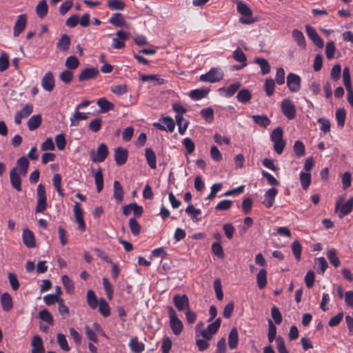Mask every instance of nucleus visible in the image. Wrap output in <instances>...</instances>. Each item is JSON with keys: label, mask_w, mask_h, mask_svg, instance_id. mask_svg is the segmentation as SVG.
Listing matches in <instances>:
<instances>
[{"label": "nucleus", "mask_w": 353, "mask_h": 353, "mask_svg": "<svg viewBox=\"0 0 353 353\" xmlns=\"http://www.w3.org/2000/svg\"><path fill=\"white\" fill-rule=\"evenodd\" d=\"M168 316L170 327L173 334L176 336L180 335L183 330V324L178 318L176 311L171 306L168 307Z\"/></svg>", "instance_id": "nucleus-1"}, {"label": "nucleus", "mask_w": 353, "mask_h": 353, "mask_svg": "<svg viewBox=\"0 0 353 353\" xmlns=\"http://www.w3.org/2000/svg\"><path fill=\"white\" fill-rule=\"evenodd\" d=\"M224 73L219 68H212L207 73L201 74L199 80L203 82L216 83L223 79Z\"/></svg>", "instance_id": "nucleus-2"}, {"label": "nucleus", "mask_w": 353, "mask_h": 353, "mask_svg": "<svg viewBox=\"0 0 353 353\" xmlns=\"http://www.w3.org/2000/svg\"><path fill=\"white\" fill-rule=\"evenodd\" d=\"M37 202L35 208V212H43L47 208V197L45 190V187L42 184L37 186Z\"/></svg>", "instance_id": "nucleus-3"}, {"label": "nucleus", "mask_w": 353, "mask_h": 353, "mask_svg": "<svg viewBox=\"0 0 353 353\" xmlns=\"http://www.w3.org/2000/svg\"><path fill=\"white\" fill-rule=\"evenodd\" d=\"M353 208V197L350 198L346 203H343V199L340 198L336 203V211H339L340 218L350 213Z\"/></svg>", "instance_id": "nucleus-4"}, {"label": "nucleus", "mask_w": 353, "mask_h": 353, "mask_svg": "<svg viewBox=\"0 0 353 353\" xmlns=\"http://www.w3.org/2000/svg\"><path fill=\"white\" fill-rule=\"evenodd\" d=\"M173 303L180 312L186 311L190 308L189 299L186 294H175L173 297Z\"/></svg>", "instance_id": "nucleus-5"}, {"label": "nucleus", "mask_w": 353, "mask_h": 353, "mask_svg": "<svg viewBox=\"0 0 353 353\" xmlns=\"http://www.w3.org/2000/svg\"><path fill=\"white\" fill-rule=\"evenodd\" d=\"M301 77L294 74L290 73L287 76V85L289 90L292 92H297L301 89Z\"/></svg>", "instance_id": "nucleus-6"}, {"label": "nucleus", "mask_w": 353, "mask_h": 353, "mask_svg": "<svg viewBox=\"0 0 353 353\" xmlns=\"http://www.w3.org/2000/svg\"><path fill=\"white\" fill-rule=\"evenodd\" d=\"M108 149L105 143H101L97 150L95 154L94 151L91 152L92 160L93 162H103L108 155Z\"/></svg>", "instance_id": "nucleus-7"}, {"label": "nucleus", "mask_w": 353, "mask_h": 353, "mask_svg": "<svg viewBox=\"0 0 353 353\" xmlns=\"http://www.w3.org/2000/svg\"><path fill=\"white\" fill-rule=\"evenodd\" d=\"M116 38L112 39V47L114 49H121L125 47V41L128 40L130 37V33L123 31L118 30L116 32Z\"/></svg>", "instance_id": "nucleus-8"}, {"label": "nucleus", "mask_w": 353, "mask_h": 353, "mask_svg": "<svg viewBox=\"0 0 353 353\" xmlns=\"http://www.w3.org/2000/svg\"><path fill=\"white\" fill-rule=\"evenodd\" d=\"M281 110L283 114L289 119L295 117L296 109L290 99H285L281 103Z\"/></svg>", "instance_id": "nucleus-9"}, {"label": "nucleus", "mask_w": 353, "mask_h": 353, "mask_svg": "<svg viewBox=\"0 0 353 353\" xmlns=\"http://www.w3.org/2000/svg\"><path fill=\"white\" fill-rule=\"evenodd\" d=\"M305 31L307 37L312 41V42L319 48L323 47V41L318 34L316 30L310 25L305 26Z\"/></svg>", "instance_id": "nucleus-10"}, {"label": "nucleus", "mask_w": 353, "mask_h": 353, "mask_svg": "<svg viewBox=\"0 0 353 353\" xmlns=\"http://www.w3.org/2000/svg\"><path fill=\"white\" fill-rule=\"evenodd\" d=\"M20 173L18 172L17 168H13L10 172V179L12 187L17 192H21V179Z\"/></svg>", "instance_id": "nucleus-11"}, {"label": "nucleus", "mask_w": 353, "mask_h": 353, "mask_svg": "<svg viewBox=\"0 0 353 353\" xmlns=\"http://www.w3.org/2000/svg\"><path fill=\"white\" fill-rule=\"evenodd\" d=\"M41 86L47 92H52L55 86V81L53 74L48 72L41 79Z\"/></svg>", "instance_id": "nucleus-12"}, {"label": "nucleus", "mask_w": 353, "mask_h": 353, "mask_svg": "<svg viewBox=\"0 0 353 353\" xmlns=\"http://www.w3.org/2000/svg\"><path fill=\"white\" fill-rule=\"evenodd\" d=\"M161 121L163 125L159 123H154L153 125L160 130H167L170 132H173L175 128L174 120L170 117H163Z\"/></svg>", "instance_id": "nucleus-13"}, {"label": "nucleus", "mask_w": 353, "mask_h": 353, "mask_svg": "<svg viewBox=\"0 0 353 353\" xmlns=\"http://www.w3.org/2000/svg\"><path fill=\"white\" fill-rule=\"evenodd\" d=\"M27 24V17L26 14H22L18 16L17 19L14 23L13 35L19 37L20 34L24 30Z\"/></svg>", "instance_id": "nucleus-14"}, {"label": "nucleus", "mask_w": 353, "mask_h": 353, "mask_svg": "<svg viewBox=\"0 0 353 353\" xmlns=\"http://www.w3.org/2000/svg\"><path fill=\"white\" fill-rule=\"evenodd\" d=\"M33 111L32 104H26L20 111L16 112L14 115V123L17 125L21 124L23 118L28 117Z\"/></svg>", "instance_id": "nucleus-15"}, {"label": "nucleus", "mask_w": 353, "mask_h": 353, "mask_svg": "<svg viewBox=\"0 0 353 353\" xmlns=\"http://www.w3.org/2000/svg\"><path fill=\"white\" fill-rule=\"evenodd\" d=\"M74 214L76 222L78 223L79 228L81 231H84L85 230V224L83 220V213L81 208V205L78 202L74 203Z\"/></svg>", "instance_id": "nucleus-16"}, {"label": "nucleus", "mask_w": 353, "mask_h": 353, "mask_svg": "<svg viewBox=\"0 0 353 353\" xmlns=\"http://www.w3.org/2000/svg\"><path fill=\"white\" fill-rule=\"evenodd\" d=\"M278 194V190L276 188L268 189L264 194V200L263 204L268 208H271L275 200V197Z\"/></svg>", "instance_id": "nucleus-17"}, {"label": "nucleus", "mask_w": 353, "mask_h": 353, "mask_svg": "<svg viewBox=\"0 0 353 353\" xmlns=\"http://www.w3.org/2000/svg\"><path fill=\"white\" fill-rule=\"evenodd\" d=\"M128 156V150L119 147L114 150V160L117 165H123L127 161Z\"/></svg>", "instance_id": "nucleus-18"}, {"label": "nucleus", "mask_w": 353, "mask_h": 353, "mask_svg": "<svg viewBox=\"0 0 353 353\" xmlns=\"http://www.w3.org/2000/svg\"><path fill=\"white\" fill-rule=\"evenodd\" d=\"M99 74V70L96 68H88L83 70L79 75V81H83L93 79Z\"/></svg>", "instance_id": "nucleus-19"}, {"label": "nucleus", "mask_w": 353, "mask_h": 353, "mask_svg": "<svg viewBox=\"0 0 353 353\" xmlns=\"http://www.w3.org/2000/svg\"><path fill=\"white\" fill-rule=\"evenodd\" d=\"M22 239L26 247L30 248L35 247V237L34 233L30 230L26 228L23 230Z\"/></svg>", "instance_id": "nucleus-20"}, {"label": "nucleus", "mask_w": 353, "mask_h": 353, "mask_svg": "<svg viewBox=\"0 0 353 353\" xmlns=\"http://www.w3.org/2000/svg\"><path fill=\"white\" fill-rule=\"evenodd\" d=\"M131 212H133L135 216H140L143 214V209L142 206L138 205L136 203L123 206V213L124 215L128 216Z\"/></svg>", "instance_id": "nucleus-21"}, {"label": "nucleus", "mask_w": 353, "mask_h": 353, "mask_svg": "<svg viewBox=\"0 0 353 353\" xmlns=\"http://www.w3.org/2000/svg\"><path fill=\"white\" fill-rule=\"evenodd\" d=\"M32 353H45V349L43 345V341L41 338L38 336H34L32 342Z\"/></svg>", "instance_id": "nucleus-22"}, {"label": "nucleus", "mask_w": 353, "mask_h": 353, "mask_svg": "<svg viewBox=\"0 0 353 353\" xmlns=\"http://www.w3.org/2000/svg\"><path fill=\"white\" fill-rule=\"evenodd\" d=\"M97 103L99 107V112L100 113H105L114 108V105L105 97L99 99Z\"/></svg>", "instance_id": "nucleus-23"}, {"label": "nucleus", "mask_w": 353, "mask_h": 353, "mask_svg": "<svg viewBox=\"0 0 353 353\" xmlns=\"http://www.w3.org/2000/svg\"><path fill=\"white\" fill-rule=\"evenodd\" d=\"M70 38L66 34H63L61 36L60 39L57 43V48L60 51L65 52L69 50L70 46Z\"/></svg>", "instance_id": "nucleus-24"}, {"label": "nucleus", "mask_w": 353, "mask_h": 353, "mask_svg": "<svg viewBox=\"0 0 353 353\" xmlns=\"http://www.w3.org/2000/svg\"><path fill=\"white\" fill-rule=\"evenodd\" d=\"M145 156L150 168L151 169H156V154L153 150L150 148H147L145 151Z\"/></svg>", "instance_id": "nucleus-25"}, {"label": "nucleus", "mask_w": 353, "mask_h": 353, "mask_svg": "<svg viewBox=\"0 0 353 353\" xmlns=\"http://www.w3.org/2000/svg\"><path fill=\"white\" fill-rule=\"evenodd\" d=\"M18 172L23 176H26L28 172L29 161L25 157H20L17 161Z\"/></svg>", "instance_id": "nucleus-26"}, {"label": "nucleus", "mask_w": 353, "mask_h": 353, "mask_svg": "<svg viewBox=\"0 0 353 353\" xmlns=\"http://www.w3.org/2000/svg\"><path fill=\"white\" fill-rule=\"evenodd\" d=\"M239 342V334L236 327H233L228 336V345L231 350L237 347Z\"/></svg>", "instance_id": "nucleus-27"}, {"label": "nucleus", "mask_w": 353, "mask_h": 353, "mask_svg": "<svg viewBox=\"0 0 353 353\" xmlns=\"http://www.w3.org/2000/svg\"><path fill=\"white\" fill-rule=\"evenodd\" d=\"M41 115L35 114L32 116L28 121L27 125L28 129L31 131L37 129L41 124Z\"/></svg>", "instance_id": "nucleus-28"}, {"label": "nucleus", "mask_w": 353, "mask_h": 353, "mask_svg": "<svg viewBox=\"0 0 353 353\" xmlns=\"http://www.w3.org/2000/svg\"><path fill=\"white\" fill-rule=\"evenodd\" d=\"M256 283L259 288L263 290L267 285V271L263 268L259 270L256 275Z\"/></svg>", "instance_id": "nucleus-29"}, {"label": "nucleus", "mask_w": 353, "mask_h": 353, "mask_svg": "<svg viewBox=\"0 0 353 353\" xmlns=\"http://www.w3.org/2000/svg\"><path fill=\"white\" fill-rule=\"evenodd\" d=\"M292 35L299 46L302 48H305V39L301 31L297 29H294L292 32Z\"/></svg>", "instance_id": "nucleus-30"}, {"label": "nucleus", "mask_w": 353, "mask_h": 353, "mask_svg": "<svg viewBox=\"0 0 353 353\" xmlns=\"http://www.w3.org/2000/svg\"><path fill=\"white\" fill-rule=\"evenodd\" d=\"M88 119V116L87 114L80 112L79 110H76L73 116L70 119V126H78L79 121L86 120Z\"/></svg>", "instance_id": "nucleus-31"}, {"label": "nucleus", "mask_w": 353, "mask_h": 353, "mask_svg": "<svg viewBox=\"0 0 353 353\" xmlns=\"http://www.w3.org/2000/svg\"><path fill=\"white\" fill-rule=\"evenodd\" d=\"M232 57L234 60L241 63V67H245L247 65V57L240 48H236L234 51Z\"/></svg>", "instance_id": "nucleus-32"}, {"label": "nucleus", "mask_w": 353, "mask_h": 353, "mask_svg": "<svg viewBox=\"0 0 353 353\" xmlns=\"http://www.w3.org/2000/svg\"><path fill=\"white\" fill-rule=\"evenodd\" d=\"M114 191L113 196L114 198L118 201L121 202L123 199V188L118 181H114L113 185Z\"/></svg>", "instance_id": "nucleus-33"}, {"label": "nucleus", "mask_w": 353, "mask_h": 353, "mask_svg": "<svg viewBox=\"0 0 353 353\" xmlns=\"http://www.w3.org/2000/svg\"><path fill=\"white\" fill-rule=\"evenodd\" d=\"M2 308L5 311H9L12 308V300L8 292H4L1 298Z\"/></svg>", "instance_id": "nucleus-34"}, {"label": "nucleus", "mask_w": 353, "mask_h": 353, "mask_svg": "<svg viewBox=\"0 0 353 353\" xmlns=\"http://www.w3.org/2000/svg\"><path fill=\"white\" fill-rule=\"evenodd\" d=\"M48 7L46 0H41L36 6V12L39 17L43 18L48 14Z\"/></svg>", "instance_id": "nucleus-35"}, {"label": "nucleus", "mask_w": 353, "mask_h": 353, "mask_svg": "<svg viewBox=\"0 0 353 353\" xmlns=\"http://www.w3.org/2000/svg\"><path fill=\"white\" fill-rule=\"evenodd\" d=\"M210 92L209 89L201 88L193 90L190 93V97L194 100H199L205 97Z\"/></svg>", "instance_id": "nucleus-36"}, {"label": "nucleus", "mask_w": 353, "mask_h": 353, "mask_svg": "<svg viewBox=\"0 0 353 353\" xmlns=\"http://www.w3.org/2000/svg\"><path fill=\"white\" fill-rule=\"evenodd\" d=\"M252 119L256 124L263 128H266L270 123V119L265 115H252Z\"/></svg>", "instance_id": "nucleus-37"}, {"label": "nucleus", "mask_w": 353, "mask_h": 353, "mask_svg": "<svg viewBox=\"0 0 353 353\" xmlns=\"http://www.w3.org/2000/svg\"><path fill=\"white\" fill-rule=\"evenodd\" d=\"M254 63L260 66L262 74L265 75L270 73V65L266 59L263 58H256L254 59Z\"/></svg>", "instance_id": "nucleus-38"}, {"label": "nucleus", "mask_w": 353, "mask_h": 353, "mask_svg": "<svg viewBox=\"0 0 353 353\" xmlns=\"http://www.w3.org/2000/svg\"><path fill=\"white\" fill-rule=\"evenodd\" d=\"M109 22L116 27H122L125 23L122 14L118 12L112 14L109 19Z\"/></svg>", "instance_id": "nucleus-39"}, {"label": "nucleus", "mask_w": 353, "mask_h": 353, "mask_svg": "<svg viewBox=\"0 0 353 353\" xmlns=\"http://www.w3.org/2000/svg\"><path fill=\"white\" fill-rule=\"evenodd\" d=\"M240 86V83L236 82L235 83L230 85L227 88H221L219 89V91L225 92V97H230L234 94V93L239 89Z\"/></svg>", "instance_id": "nucleus-40"}, {"label": "nucleus", "mask_w": 353, "mask_h": 353, "mask_svg": "<svg viewBox=\"0 0 353 353\" xmlns=\"http://www.w3.org/2000/svg\"><path fill=\"white\" fill-rule=\"evenodd\" d=\"M175 119L179 127V133L181 134H183L186 131L189 122L188 121H185L183 116L180 114H176L175 116Z\"/></svg>", "instance_id": "nucleus-41"}, {"label": "nucleus", "mask_w": 353, "mask_h": 353, "mask_svg": "<svg viewBox=\"0 0 353 353\" xmlns=\"http://www.w3.org/2000/svg\"><path fill=\"white\" fill-rule=\"evenodd\" d=\"M132 350L135 353H141L145 349V345L142 342H139L137 337L132 339L129 343Z\"/></svg>", "instance_id": "nucleus-42"}, {"label": "nucleus", "mask_w": 353, "mask_h": 353, "mask_svg": "<svg viewBox=\"0 0 353 353\" xmlns=\"http://www.w3.org/2000/svg\"><path fill=\"white\" fill-rule=\"evenodd\" d=\"M252 97L250 92L248 89H242L239 91L236 95L237 100L243 103L248 102Z\"/></svg>", "instance_id": "nucleus-43"}, {"label": "nucleus", "mask_w": 353, "mask_h": 353, "mask_svg": "<svg viewBox=\"0 0 353 353\" xmlns=\"http://www.w3.org/2000/svg\"><path fill=\"white\" fill-rule=\"evenodd\" d=\"M107 6L112 10H123L125 7V3L121 0H108Z\"/></svg>", "instance_id": "nucleus-44"}, {"label": "nucleus", "mask_w": 353, "mask_h": 353, "mask_svg": "<svg viewBox=\"0 0 353 353\" xmlns=\"http://www.w3.org/2000/svg\"><path fill=\"white\" fill-rule=\"evenodd\" d=\"M99 312L104 316L108 317L110 314V309L108 303L104 299H101L99 301Z\"/></svg>", "instance_id": "nucleus-45"}, {"label": "nucleus", "mask_w": 353, "mask_h": 353, "mask_svg": "<svg viewBox=\"0 0 353 353\" xmlns=\"http://www.w3.org/2000/svg\"><path fill=\"white\" fill-rule=\"evenodd\" d=\"M61 281L66 292L70 294H72L74 291V287L73 282L70 280L69 276L68 275H63L61 278Z\"/></svg>", "instance_id": "nucleus-46"}, {"label": "nucleus", "mask_w": 353, "mask_h": 353, "mask_svg": "<svg viewBox=\"0 0 353 353\" xmlns=\"http://www.w3.org/2000/svg\"><path fill=\"white\" fill-rule=\"evenodd\" d=\"M327 256L330 262V263L334 267L337 268L340 265V259L336 256V250L334 249H331L327 250Z\"/></svg>", "instance_id": "nucleus-47"}, {"label": "nucleus", "mask_w": 353, "mask_h": 353, "mask_svg": "<svg viewBox=\"0 0 353 353\" xmlns=\"http://www.w3.org/2000/svg\"><path fill=\"white\" fill-rule=\"evenodd\" d=\"M236 9H237V11L243 16V15H252V12L251 10V9L248 7V6L247 4H245V3H243L241 1H237Z\"/></svg>", "instance_id": "nucleus-48"}, {"label": "nucleus", "mask_w": 353, "mask_h": 353, "mask_svg": "<svg viewBox=\"0 0 353 353\" xmlns=\"http://www.w3.org/2000/svg\"><path fill=\"white\" fill-rule=\"evenodd\" d=\"M94 181L98 192H100L103 187V176L102 170L99 168L94 174Z\"/></svg>", "instance_id": "nucleus-49"}, {"label": "nucleus", "mask_w": 353, "mask_h": 353, "mask_svg": "<svg viewBox=\"0 0 353 353\" xmlns=\"http://www.w3.org/2000/svg\"><path fill=\"white\" fill-rule=\"evenodd\" d=\"M79 64V61L75 56L68 57L65 61V67L70 70L77 68Z\"/></svg>", "instance_id": "nucleus-50"}, {"label": "nucleus", "mask_w": 353, "mask_h": 353, "mask_svg": "<svg viewBox=\"0 0 353 353\" xmlns=\"http://www.w3.org/2000/svg\"><path fill=\"white\" fill-rule=\"evenodd\" d=\"M87 302L89 305V306L92 309H95L97 307L98 301L97 299V296L95 295V293L92 290H89L87 292Z\"/></svg>", "instance_id": "nucleus-51"}, {"label": "nucleus", "mask_w": 353, "mask_h": 353, "mask_svg": "<svg viewBox=\"0 0 353 353\" xmlns=\"http://www.w3.org/2000/svg\"><path fill=\"white\" fill-rule=\"evenodd\" d=\"M300 181L302 188L307 190L311 183V174L309 172H301L300 174Z\"/></svg>", "instance_id": "nucleus-52"}, {"label": "nucleus", "mask_w": 353, "mask_h": 353, "mask_svg": "<svg viewBox=\"0 0 353 353\" xmlns=\"http://www.w3.org/2000/svg\"><path fill=\"white\" fill-rule=\"evenodd\" d=\"M292 251L295 256V259L297 261H300L301 256V252H302V246L300 243V242L298 240H295L292 245Z\"/></svg>", "instance_id": "nucleus-53"}, {"label": "nucleus", "mask_w": 353, "mask_h": 353, "mask_svg": "<svg viewBox=\"0 0 353 353\" xmlns=\"http://www.w3.org/2000/svg\"><path fill=\"white\" fill-rule=\"evenodd\" d=\"M270 139L272 142L284 140L283 129L281 127L274 129L271 132Z\"/></svg>", "instance_id": "nucleus-54"}, {"label": "nucleus", "mask_w": 353, "mask_h": 353, "mask_svg": "<svg viewBox=\"0 0 353 353\" xmlns=\"http://www.w3.org/2000/svg\"><path fill=\"white\" fill-rule=\"evenodd\" d=\"M57 343L60 347L65 351L68 352L70 350V346L68 344V341L66 340L65 336L62 333L57 334Z\"/></svg>", "instance_id": "nucleus-55"}, {"label": "nucleus", "mask_w": 353, "mask_h": 353, "mask_svg": "<svg viewBox=\"0 0 353 353\" xmlns=\"http://www.w3.org/2000/svg\"><path fill=\"white\" fill-rule=\"evenodd\" d=\"M39 317L43 321L52 325L54 320L52 314L47 309L41 310L39 313Z\"/></svg>", "instance_id": "nucleus-56"}, {"label": "nucleus", "mask_w": 353, "mask_h": 353, "mask_svg": "<svg viewBox=\"0 0 353 353\" xmlns=\"http://www.w3.org/2000/svg\"><path fill=\"white\" fill-rule=\"evenodd\" d=\"M294 151L299 157L304 156L305 148L303 143L301 141H296L294 144Z\"/></svg>", "instance_id": "nucleus-57"}, {"label": "nucleus", "mask_w": 353, "mask_h": 353, "mask_svg": "<svg viewBox=\"0 0 353 353\" xmlns=\"http://www.w3.org/2000/svg\"><path fill=\"white\" fill-rule=\"evenodd\" d=\"M345 116H346V112H345V109L340 108L336 110V119L337 121V124L339 126H340L341 128H343L344 126L345 121Z\"/></svg>", "instance_id": "nucleus-58"}, {"label": "nucleus", "mask_w": 353, "mask_h": 353, "mask_svg": "<svg viewBox=\"0 0 353 353\" xmlns=\"http://www.w3.org/2000/svg\"><path fill=\"white\" fill-rule=\"evenodd\" d=\"M276 327L273 323V322L269 319L268 320V341L270 343H272L274 339L276 340Z\"/></svg>", "instance_id": "nucleus-59"}, {"label": "nucleus", "mask_w": 353, "mask_h": 353, "mask_svg": "<svg viewBox=\"0 0 353 353\" xmlns=\"http://www.w3.org/2000/svg\"><path fill=\"white\" fill-rule=\"evenodd\" d=\"M129 226H130L131 232L134 236H137L139 234L140 230H141V226L134 218L130 219Z\"/></svg>", "instance_id": "nucleus-60"}, {"label": "nucleus", "mask_w": 353, "mask_h": 353, "mask_svg": "<svg viewBox=\"0 0 353 353\" xmlns=\"http://www.w3.org/2000/svg\"><path fill=\"white\" fill-rule=\"evenodd\" d=\"M103 285L105 290L107 297L109 300H112L113 297V288L112 284L110 283L108 279L105 277L103 279Z\"/></svg>", "instance_id": "nucleus-61"}, {"label": "nucleus", "mask_w": 353, "mask_h": 353, "mask_svg": "<svg viewBox=\"0 0 353 353\" xmlns=\"http://www.w3.org/2000/svg\"><path fill=\"white\" fill-rule=\"evenodd\" d=\"M102 124V119L101 118H96L92 119L88 125L89 129L93 132H97L100 130Z\"/></svg>", "instance_id": "nucleus-62"}, {"label": "nucleus", "mask_w": 353, "mask_h": 353, "mask_svg": "<svg viewBox=\"0 0 353 353\" xmlns=\"http://www.w3.org/2000/svg\"><path fill=\"white\" fill-rule=\"evenodd\" d=\"M336 48L333 41H329L325 46V54L327 59L330 60L334 57Z\"/></svg>", "instance_id": "nucleus-63"}, {"label": "nucleus", "mask_w": 353, "mask_h": 353, "mask_svg": "<svg viewBox=\"0 0 353 353\" xmlns=\"http://www.w3.org/2000/svg\"><path fill=\"white\" fill-rule=\"evenodd\" d=\"M59 79L65 83H70L73 79V72L69 70H63L59 74Z\"/></svg>", "instance_id": "nucleus-64"}]
</instances>
